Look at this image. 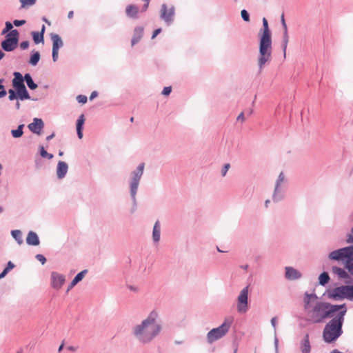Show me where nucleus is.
<instances>
[{
    "instance_id": "4468645a",
    "label": "nucleus",
    "mask_w": 353,
    "mask_h": 353,
    "mask_svg": "<svg viewBox=\"0 0 353 353\" xmlns=\"http://www.w3.org/2000/svg\"><path fill=\"white\" fill-rule=\"evenodd\" d=\"M301 276V274L297 270L292 267L285 268V277L290 280L298 279Z\"/></svg>"
},
{
    "instance_id": "2eb2a0df",
    "label": "nucleus",
    "mask_w": 353,
    "mask_h": 353,
    "mask_svg": "<svg viewBox=\"0 0 353 353\" xmlns=\"http://www.w3.org/2000/svg\"><path fill=\"white\" fill-rule=\"evenodd\" d=\"M68 166L64 161H59L57 165V174L59 179H62L65 176L68 172Z\"/></svg>"
},
{
    "instance_id": "f704fd0d",
    "label": "nucleus",
    "mask_w": 353,
    "mask_h": 353,
    "mask_svg": "<svg viewBox=\"0 0 353 353\" xmlns=\"http://www.w3.org/2000/svg\"><path fill=\"white\" fill-rule=\"evenodd\" d=\"M40 154L43 158H48V159L53 158V155L48 153L43 146L40 147Z\"/></svg>"
},
{
    "instance_id": "9b49d317",
    "label": "nucleus",
    "mask_w": 353,
    "mask_h": 353,
    "mask_svg": "<svg viewBox=\"0 0 353 353\" xmlns=\"http://www.w3.org/2000/svg\"><path fill=\"white\" fill-rule=\"evenodd\" d=\"M248 287L244 288L238 297L237 310L240 313H245L248 310Z\"/></svg>"
},
{
    "instance_id": "20e7f679",
    "label": "nucleus",
    "mask_w": 353,
    "mask_h": 353,
    "mask_svg": "<svg viewBox=\"0 0 353 353\" xmlns=\"http://www.w3.org/2000/svg\"><path fill=\"white\" fill-rule=\"evenodd\" d=\"M347 313L346 305L332 319L325 325L323 331V340L328 343L334 342L343 334L342 326L344 317Z\"/></svg>"
},
{
    "instance_id": "aec40b11",
    "label": "nucleus",
    "mask_w": 353,
    "mask_h": 353,
    "mask_svg": "<svg viewBox=\"0 0 353 353\" xmlns=\"http://www.w3.org/2000/svg\"><path fill=\"white\" fill-rule=\"evenodd\" d=\"M17 92V97L21 99V100H24V99H29L30 97V95L26 88V86L25 85H23L21 86H19L18 88H14Z\"/></svg>"
},
{
    "instance_id": "b1692460",
    "label": "nucleus",
    "mask_w": 353,
    "mask_h": 353,
    "mask_svg": "<svg viewBox=\"0 0 353 353\" xmlns=\"http://www.w3.org/2000/svg\"><path fill=\"white\" fill-rule=\"evenodd\" d=\"M84 121H85L84 115L81 114L79 117V119L77 121V132L78 137L79 139H82V137H83L82 130H83V125Z\"/></svg>"
},
{
    "instance_id": "58836bf2",
    "label": "nucleus",
    "mask_w": 353,
    "mask_h": 353,
    "mask_svg": "<svg viewBox=\"0 0 353 353\" xmlns=\"http://www.w3.org/2000/svg\"><path fill=\"white\" fill-rule=\"evenodd\" d=\"M241 15L242 19L245 21L248 22V21H250V15H249L248 12L245 10H241Z\"/></svg>"
},
{
    "instance_id": "4be33fe9",
    "label": "nucleus",
    "mask_w": 353,
    "mask_h": 353,
    "mask_svg": "<svg viewBox=\"0 0 353 353\" xmlns=\"http://www.w3.org/2000/svg\"><path fill=\"white\" fill-rule=\"evenodd\" d=\"M14 77L12 80V85L14 88L24 85V83H23L24 79L21 73H19L18 72H15L14 73Z\"/></svg>"
},
{
    "instance_id": "e2e57ef3",
    "label": "nucleus",
    "mask_w": 353,
    "mask_h": 353,
    "mask_svg": "<svg viewBox=\"0 0 353 353\" xmlns=\"http://www.w3.org/2000/svg\"><path fill=\"white\" fill-rule=\"evenodd\" d=\"M54 137V133H52V134H50V135L48 136V137H46V139H47V141H49V140L52 139Z\"/></svg>"
},
{
    "instance_id": "f03ea898",
    "label": "nucleus",
    "mask_w": 353,
    "mask_h": 353,
    "mask_svg": "<svg viewBox=\"0 0 353 353\" xmlns=\"http://www.w3.org/2000/svg\"><path fill=\"white\" fill-rule=\"evenodd\" d=\"M259 52L258 56V65L260 72L265 65L270 62L272 58V32L269 28L268 20L263 18V28L259 32Z\"/></svg>"
},
{
    "instance_id": "2f4dec72",
    "label": "nucleus",
    "mask_w": 353,
    "mask_h": 353,
    "mask_svg": "<svg viewBox=\"0 0 353 353\" xmlns=\"http://www.w3.org/2000/svg\"><path fill=\"white\" fill-rule=\"evenodd\" d=\"M23 125H20L17 130H12L11 131L12 137L14 138L21 137L23 135Z\"/></svg>"
},
{
    "instance_id": "774afa93",
    "label": "nucleus",
    "mask_w": 353,
    "mask_h": 353,
    "mask_svg": "<svg viewBox=\"0 0 353 353\" xmlns=\"http://www.w3.org/2000/svg\"><path fill=\"white\" fill-rule=\"evenodd\" d=\"M63 154V152L62 151H60V152H59V156H62Z\"/></svg>"
},
{
    "instance_id": "72a5a7b5",
    "label": "nucleus",
    "mask_w": 353,
    "mask_h": 353,
    "mask_svg": "<svg viewBox=\"0 0 353 353\" xmlns=\"http://www.w3.org/2000/svg\"><path fill=\"white\" fill-rule=\"evenodd\" d=\"M288 42H289V36H288V30H285L283 32V52H284V56H285V52H286Z\"/></svg>"
},
{
    "instance_id": "680f3d73",
    "label": "nucleus",
    "mask_w": 353,
    "mask_h": 353,
    "mask_svg": "<svg viewBox=\"0 0 353 353\" xmlns=\"http://www.w3.org/2000/svg\"><path fill=\"white\" fill-rule=\"evenodd\" d=\"M74 12L73 11H70L68 14V17L69 19H72L73 17Z\"/></svg>"
},
{
    "instance_id": "49530a36",
    "label": "nucleus",
    "mask_w": 353,
    "mask_h": 353,
    "mask_svg": "<svg viewBox=\"0 0 353 353\" xmlns=\"http://www.w3.org/2000/svg\"><path fill=\"white\" fill-rule=\"evenodd\" d=\"M172 91V88L171 87H165L162 91V94L163 95H169L170 93Z\"/></svg>"
},
{
    "instance_id": "c85d7f7f",
    "label": "nucleus",
    "mask_w": 353,
    "mask_h": 353,
    "mask_svg": "<svg viewBox=\"0 0 353 353\" xmlns=\"http://www.w3.org/2000/svg\"><path fill=\"white\" fill-rule=\"evenodd\" d=\"M284 174L283 172H281L279 175V177H278V179H277V181H276V187H275V190H274V194L273 195V200L274 201H276L279 200V199L276 198V193L278 190V188L279 187V185H281V183L284 181Z\"/></svg>"
},
{
    "instance_id": "dca6fc26",
    "label": "nucleus",
    "mask_w": 353,
    "mask_h": 353,
    "mask_svg": "<svg viewBox=\"0 0 353 353\" xmlns=\"http://www.w3.org/2000/svg\"><path fill=\"white\" fill-rule=\"evenodd\" d=\"M26 242L28 245L34 246L39 245L40 243L37 234L32 231L28 232L26 238Z\"/></svg>"
},
{
    "instance_id": "052dcab7",
    "label": "nucleus",
    "mask_w": 353,
    "mask_h": 353,
    "mask_svg": "<svg viewBox=\"0 0 353 353\" xmlns=\"http://www.w3.org/2000/svg\"><path fill=\"white\" fill-rule=\"evenodd\" d=\"M276 317L272 318L271 320V323L274 328L276 327Z\"/></svg>"
},
{
    "instance_id": "c03bdc74",
    "label": "nucleus",
    "mask_w": 353,
    "mask_h": 353,
    "mask_svg": "<svg viewBox=\"0 0 353 353\" xmlns=\"http://www.w3.org/2000/svg\"><path fill=\"white\" fill-rule=\"evenodd\" d=\"M8 93H9L8 98H9V99L10 101H12V100H14V99H15L17 98V95L15 94V92L13 90H11V89L9 90Z\"/></svg>"
},
{
    "instance_id": "c756f323",
    "label": "nucleus",
    "mask_w": 353,
    "mask_h": 353,
    "mask_svg": "<svg viewBox=\"0 0 353 353\" xmlns=\"http://www.w3.org/2000/svg\"><path fill=\"white\" fill-rule=\"evenodd\" d=\"M329 281L330 276L327 272H324L319 275V282L320 285H325L329 282Z\"/></svg>"
},
{
    "instance_id": "69168bd1",
    "label": "nucleus",
    "mask_w": 353,
    "mask_h": 353,
    "mask_svg": "<svg viewBox=\"0 0 353 353\" xmlns=\"http://www.w3.org/2000/svg\"><path fill=\"white\" fill-rule=\"evenodd\" d=\"M5 54L0 50V60L3 58Z\"/></svg>"
},
{
    "instance_id": "8fccbe9b",
    "label": "nucleus",
    "mask_w": 353,
    "mask_h": 353,
    "mask_svg": "<svg viewBox=\"0 0 353 353\" xmlns=\"http://www.w3.org/2000/svg\"><path fill=\"white\" fill-rule=\"evenodd\" d=\"M59 50H55L52 49V59L54 61H56L58 59Z\"/></svg>"
},
{
    "instance_id": "a18cd8bd",
    "label": "nucleus",
    "mask_w": 353,
    "mask_h": 353,
    "mask_svg": "<svg viewBox=\"0 0 353 353\" xmlns=\"http://www.w3.org/2000/svg\"><path fill=\"white\" fill-rule=\"evenodd\" d=\"M347 242L349 243H353V228H352L350 233L347 235Z\"/></svg>"
},
{
    "instance_id": "5701e85b",
    "label": "nucleus",
    "mask_w": 353,
    "mask_h": 353,
    "mask_svg": "<svg viewBox=\"0 0 353 353\" xmlns=\"http://www.w3.org/2000/svg\"><path fill=\"white\" fill-rule=\"evenodd\" d=\"M87 272V270H83L81 271V272L78 273L76 276L74 278V279L72 281L70 285H69L68 287V291H69L70 290H71L73 287H74L79 281H81L85 274H86Z\"/></svg>"
},
{
    "instance_id": "ddd939ff",
    "label": "nucleus",
    "mask_w": 353,
    "mask_h": 353,
    "mask_svg": "<svg viewBox=\"0 0 353 353\" xmlns=\"http://www.w3.org/2000/svg\"><path fill=\"white\" fill-rule=\"evenodd\" d=\"M43 128V122L41 119L35 118L33 122L28 125V128L33 133L40 134Z\"/></svg>"
},
{
    "instance_id": "37998d69",
    "label": "nucleus",
    "mask_w": 353,
    "mask_h": 353,
    "mask_svg": "<svg viewBox=\"0 0 353 353\" xmlns=\"http://www.w3.org/2000/svg\"><path fill=\"white\" fill-rule=\"evenodd\" d=\"M230 163H226L224 165V166L222 169V171H221L223 176H225V174H226L227 172L228 171V170L230 169Z\"/></svg>"
},
{
    "instance_id": "6e6552de",
    "label": "nucleus",
    "mask_w": 353,
    "mask_h": 353,
    "mask_svg": "<svg viewBox=\"0 0 353 353\" xmlns=\"http://www.w3.org/2000/svg\"><path fill=\"white\" fill-rule=\"evenodd\" d=\"M19 32L17 30H11L6 37V39L2 41L1 47L7 52L14 50L18 44Z\"/></svg>"
},
{
    "instance_id": "bf43d9fd",
    "label": "nucleus",
    "mask_w": 353,
    "mask_h": 353,
    "mask_svg": "<svg viewBox=\"0 0 353 353\" xmlns=\"http://www.w3.org/2000/svg\"><path fill=\"white\" fill-rule=\"evenodd\" d=\"M67 349H68L69 351L75 352V351H77V347H74V346H68V347H67Z\"/></svg>"
},
{
    "instance_id": "a211bd4d",
    "label": "nucleus",
    "mask_w": 353,
    "mask_h": 353,
    "mask_svg": "<svg viewBox=\"0 0 353 353\" xmlns=\"http://www.w3.org/2000/svg\"><path fill=\"white\" fill-rule=\"evenodd\" d=\"M125 12L128 17L136 19L138 17L139 8L134 5H128L126 7Z\"/></svg>"
},
{
    "instance_id": "f8f14e48",
    "label": "nucleus",
    "mask_w": 353,
    "mask_h": 353,
    "mask_svg": "<svg viewBox=\"0 0 353 353\" xmlns=\"http://www.w3.org/2000/svg\"><path fill=\"white\" fill-rule=\"evenodd\" d=\"M51 278L52 287L57 289H60L65 281L64 276L57 272H52Z\"/></svg>"
},
{
    "instance_id": "c9c22d12",
    "label": "nucleus",
    "mask_w": 353,
    "mask_h": 353,
    "mask_svg": "<svg viewBox=\"0 0 353 353\" xmlns=\"http://www.w3.org/2000/svg\"><path fill=\"white\" fill-rule=\"evenodd\" d=\"M20 2L21 3V7L25 8L26 6L34 5L36 0H20Z\"/></svg>"
},
{
    "instance_id": "6e6d98bb",
    "label": "nucleus",
    "mask_w": 353,
    "mask_h": 353,
    "mask_svg": "<svg viewBox=\"0 0 353 353\" xmlns=\"http://www.w3.org/2000/svg\"><path fill=\"white\" fill-rule=\"evenodd\" d=\"M149 2L150 1H145V4L143 6V8H142V11L143 12H145L147 10V9L148 8V6H149Z\"/></svg>"
},
{
    "instance_id": "bb28decb",
    "label": "nucleus",
    "mask_w": 353,
    "mask_h": 353,
    "mask_svg": "<svg viewBox=\"0 0 353 353\" xmlns=\"http://www.w3.org/2000/svg\"><path fill=\"white\" fill-rule=\"evenodd\" d=\"M301 351L302 353H310V345L309 341V336L307 334L302 343L301 345Z\"/></svg>"
},
{
    "instance_id": "5fc2aeb1",
    "label": "nucleus",
    "mask_w": 353,
    "mask_h": 353,
    "mask_svg": "<svg viewBox=\"0 0 353 353\" xmlns=\"http://www.w3.org/2000/svg\"><path fill=\"white\" fill-rule=\"evenodd\" d=\"M161 32V28H158V29L155 30L153 32L152 39H154Z\"/></svg>"
},
{
    "instance_id": "412c9836",
    "label": "nucleus",
    "mask_w": 353,
    "mask_h": 353,
    "mask_svg": "<svg viewBox=\"0 0 353 353\" xmlns=\"http://www.w3.org/2000/svg\"><path fill=\"white\" fill-rule=\"evenodd\" d=\"M143 34V28L141 27H137L134 30V36L132 39V45L134 46L139 41Z\"/></svg>"
},
{
    "instance_id": "cd10ccee",
    "label": "nucleus",
    "mask_w": 353,
    "mask_h": 353,
    "mask_svg": "<svg viewBox=\"0 0 353 353\" xmlns=\"http://www.w3.org/2000/svg\"><path fill=\"white\" fill-rule=\"evenodd\" d=\"M24 80L26 81L30 89L34 90L37 88V85L33 81L31 76L29 74H25Z\"/></svg>"
},
{
    "instance_id": "603ef678",
    "label": "nucleus",
    "mask_w": 353,
    "mask_h": 353,
    "mask_svg": "<svg viewBox=\"0 0 353 353\" xmlns=\"http://www.w3.org/2000/svg\"><path fill=\"white\" fill-rule=\"evenodd\" d=\"M14 267V265L11 262V261H9L8 263V265H7V267L5 268L8 272H9L10 270H11L12 269H13Z\"/></svg>"
},
{
    "instance_id": "6ab92c4d",
    "label": "nucleus",
    "mask_w": 353,
    "mask_h": 353,
    "mask_svg": "<svg viewBox=\"0 0 353 353\" xmlns=\"http://www.w3.org/2000/svg\"><path fill=\"white\" fill-rule=\"evenodd\" d=\"M51 39L52 41V49L59 50L63 45V43L60 37L57 34H51Z\"/></svg>"
},
{
    "instance_id": "864d4df0",
    "label": "nucleus",
    "mask_w": 353,
    "mask_h": 353,
    "mask_svg": "<svg viewBox=\"0 0 353 353\" xmlns=\"http://www.w3.org/2000/svg\"><path fill=\"white\" fill-rule=\"evenodd\" d=\"M237 120H238V121H241V122H244V121H245V117H244V114H243V112H241V113L239 114V116H238V117H237Z\"/></svg>"
},
{
    "instance_id": "0eeeda50",
    "label": "nucleus",
    "mask_w": 353,
    "mask_h": 353,
    "mask_svg": "<svg viewBox=\"0 0 353 353\" xmlns=\"http://www.w3.org/2000/svg\"><path fill=\"white\" fill-rule=\"evenodd\" d=\"M328 258L330 260L345 261L346 263L353 259V245L332 251L329 254Z\"/></svg>"
},
{
    "instance_id": "0e129e2a",
    "label": "nucleus",
    "mask_w": 353,
    "mask_h": 353,
    "mask_svg": "<svg viewBox=\"0 0 353 353\" xmlns=\"http://www.w3.org/2000/svg\"><path fill=\"white\" fill-rule=\"evenodd\" d=\"M63 345H63V343H62L61 344V345L59 346V349H58V351H59V352L63 350Z\"/></svg>"
},
{
    "instance_id": "423d86ee",
    "label": "nucleus",
    "mask_w": 353,
    "mask_h": 353,
    "mask_svg": "<svg viewBox=\"0 0 353 353\" xmlns=\"http://www.w3.org/2000/svg\"><path fill=\"white\" fill-rule=\"evenodd\" d=\"M232 323V319H226L219 327L211 330L207 334L208 342L209 343H212L223 337L228 332Z\"/></svg>"
},
{
    "instance_id": "4c0bfd02",
    "label": "nucleus",
    "mask_w": 353,
    "mask_h": 353,
    "mask_svg": "<svg viewBox=\"0 0 353 353\" xmlns=\"http://www.w3.org/2000/svg\"><path fill=\"white\" fill-rule=\"evenodd\" d=\"M345 268L347 269L349 272L353 275V259H351L346 263Z\"/></svg>"
},
{
    "instance_id": "de8ad7c7",
    "label": "nucleus",
    "mask_w": 353,
    "mask_h": 353,
    "mask_svg": "<svg viewBox=\"0 0 353 353\" xmlns=\"http://www.w3.org/2000/svg\"><path fill=\"white\" fill-rule=\"evenodd\" d=\"M13 23L16 26H22V25L25 24L26 23V21L25 20H17L16 19V20H14L13 21Z\"/></svg>"
},
{
    "instance_id": "ea45409f",
    "label": "nucleus",
    "mask_w": 353,
    "mask_h": 353,
    "mask_svg": "<svg viewBox=\"0 0 353 353\" xmlns=\"http://www.w3.org/2000/svg\"><path fill=\"white\" fill-rule=\"evenodd\" d=\"M3 80L0 79V98L3 97L6 95V91L4 86L1 84Z\"/></svg>"
},
{
    "instance_id": "a878e982",
    "label": "nucleus",
    "mask_w": 353,
    "mask_h": 353,
    "mask_svg": "<svg viewBox=\"0 0 353 353\" xmlns=\"http://www.w3.org/2000/svg\"><path fill=\"white\" fill-rule=\"evenodd\" d=\"M152 238L155 242H158L160 239V224L159 221H156L152 232Z\"/></svg>"
},
{
    "instance_id": "7ed1b4c3",
    "label": "nucleus",
    "mask_w": 353,
    "mask_h": 353,
    "mask_svg": "<svg viewBox=\"0 0 353 353\" xmlns=\"http://www.w3.org/2000/svg\"><path fill=\"white\" fill-rule=\"evenodd\" d=\"M157 312L152 311L147 319L134 327V334L139 341L150 342L159 333L161 325L157 322Z\"/></svg>"
},
{
    "instance_id": "f3484780",
    "label": "nucleus",
    "mask_w": 353,
    "mask_h": 353,
    "mask_svg": "<svg viewBox=\"0 0 353 353\" xmlns=\"http://www.w3.org/2000/svg\"><path fill=\"white\" fill-rule=\"evenodd\" d=\"M45 29H46V27L44 25H43L40 32H32L34 42L36 44H38L41 42L43 43V41H44L43 34L45 32Z\"/></svg>"
},
{
    "instance_id": "473e14b6",
    "label": "nucleus",
    "mask_w": 353,
    "mask_h": 353,
    "mask_svg": "<svg viewBox=\"0 0 353 353\" xmlns=\"http://www.w3.org/2000/svg\"><path fill=\"white\" fill-rule=\"evenodd\" d=\"M40 59V54L39 52L34 53L30 59L29 63L32 65H36Z\"/></svg>"
},
{
    "instance_id": "3c124183",
    "label": "nucleus",
    "mask_w": 353,
    "mask_h": 353,
    "mask_svg": "<svg viewBox=\"0 0 353 353\" xmlns=\"http://www.w3.org/2000/svg\"><path fill=\"white\" fill-rule=\"evenodd\" d=\"M281 23H282V26H283L284 31L285 30H288V27H287L285 21V19H284V14H283L281 15Z\"/></svg>"
},
{
    "instance_id": "4d7b16f0",
    "label": "nucleus",
    "mask_w": 353,
    "mask_h": 353,
    "mask_svg": "<svg viewBox=\"0 0 353 353\" xmlns=\"http://www.w3.org/2000/svg\"><path fill=\"white\" fill-rule=\"evenodd\" d=\"M97 95H98L97 92H96V91H93V92L91 93L90 96V100H92L93 99H94L95 97H97Z\"/></svg>"
},
{
    "instance_id": "338daca9",
    "label": "nucleus",
    "mask_w": 353,
    "mask_h": 353,
    "mask_svg": "<svg viewBox=\"0 0 353 353\" xmlns=\"http://www.w3.org/2000/svg\"><path fill=\"white\" fill-rule=\"evenodd\" d=\"M20 105H20V103L17 101V103H16V108H17V109H18V110H19V109L20 108Z\"/></svg>"
},
{
    "instance_id": "393cba45",
    "label": "nucleus",
    "mask_w": 353,
    "mask_h": 353,
    "mask_svg": "<svg viewBox=\"0 0 353 353\" xmlns=\"http://www.w3.org/2000/svg\"><path fill=\"white\" fill-rule=\"evenodd\" d=\"M332 272L340 279H347L348 277V274L346 271L341 268L332 267Z\"/></svg>"
},
{
    "instance_id": "e433bc0d",
    "label": "nucleus",
    "mask_w": 353,
    "mask_h": 353,
    "mask_svg": "<svg viewBox=\"0 0 353 353\" xmlns=\"http://www.w3.org/2000/svg\"><path fill=\"white\" fill-rule=\"evenodd\" d=\"M12 28H13L12 24L10 21L6 22V27L3 30L2 34H4L7 33L8 31L12 30Z\"/></svg>"
},
{
    "instance_id": "09e8293b",
    "label": "nucleus",
    "mask_w": 353,
    "mask_h": 353,
    "mask_svg": "<svg viewBox=\"0 0 353 353\" xmlns=\"http://www.w3.org/2000/svg\"><path fill=\"white\" fill-rule=\"evenodd\" d=\"M29 46V42L28 41H22L21 43H20V47L22 50H26L28 48Z\"/></svg>"
},
{
    "instance_id": "f257e3e1",
    "label": "nucleus",
    "mask_w": 353,
    "mask_h": 353,
    "mask_svg": "<svg viewBox=\"0 0 353 353\" xmlns=\"http://www.w3.org/2000/svg\"><path fill=\"white\" fill-rule=\"evenodd\" d=\"M346 305H332L321 301L318 296L312 293L305 292L303 296V308L308 319L314 323H322L325 319L332 317L334 313L345 308Z\"/></svg>"
},
{
    "instance_id": "39448f33",
    "label": "nucleus",
    "mask_w": 353,
    "mask_h": 353,
    "mask_svg": "<svg viewBox=\"0 0 353 353\" xmlns=\"http://www.w3.org/2000/svg\"><path fill=\"white\" fill-rule=\"evenodd\" d=\"M327 296L332 300H353V286L342 285L327 291Z\"/></svg>"
},
{
    "instance_id": "79ce46f5",
    "label": "nucleus",
    "mask_w": 353,
    "mask_h": 353,
    "mask_svg": "<svg viewBox=\"0 0 353 353\" xmlns=\"http://www.w3.org/2000/svg\"><path fill=\"white\" fill-rule=\"evenodd\" d=\"M77 99L79 103H85L86 101H87V97L85 96V95H79L77 97Z\"/></svg>"
},
{
    "instance_id": "13d9d810",
    "label": "nucleus",
    "mask_w": 353,
    "mask_h": 353,
    "mask_svg": "<svg viewBox=\"0 0 353 353\" xmlns=\"http://www.w3.org/2000/svg\"><path fill=\"white\" fill-rule=\"evenodd\" d=\"M8 272L6 269H4L3 271L0 274V279L5 277Z\"/></svg>"
},
{
    "instance_id": "a19ab883",
    "label": "nucleus",
    "mask_w": 353,
    "mask_h": 353,
    "mask_svg": "<svg viewBox=\"0 0 353 353\" xmlns=\"http://www.w3.org/2000/svg\"><path fill=\"white\" fill-rule=\"evenodd\" d=\"M36 259L40 261L43 265L45 264V263L46 262V257L42 255V254H38L36 255Z\"/></svg>"
},
{
    "instance_id": "1a4fd4ad",
    "label": "nucleus",
    "mask_w": 353,
    "mask_h": 353,
    "mask_svg": "<svg viewBox=\"0 0 353 353\" xmlns=\"http://www.w3.org/2000/svg\"><path fill=\"white\" fill-rule=\"evenodd\" d=\"M175 8L174 6H168L165 3L161 5L160 10V17L168 25L174 21Z\"/></svg>"
},
{
    "instance_id": "7c9ffc66",
    "label": "nucleus",
    "mask_w": 353,
    "mask_h": 353,
    "mask_svg": "<svg viewBox=\"0 0 353 353\" xmlns=\"http://www.w3.org/2000/svg\"><path fill=\"white\" fill-rule=\"evenodd\" d=\"M12 236L19 245L23 243L22 233L20 230H16L12 231Z\"/></svg>"
},
{
    "instance_id": "9d476101",
    "label": "nucleus",
    "mask_w": 353,
    "mask_h": 353,
    "mask_svg": "<svg viewBox=\"0 0 353 353\" xmlns=\"http://www.w3.org/2000/svg\"><path fill=\"white\" fill-rule=\"evenodd\" d=\"M144 166V163H141L137 168V170L133 172L132 180L130 185V193L133 198L135 197L139 181L143 172Z\"/></svg>"
}]
</instances>
